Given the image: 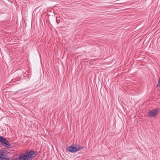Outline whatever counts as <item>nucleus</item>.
<instances>
[{"label": "nucleus", "mask_w": 160, "mask_h": 160, "mask_svg": "<svg viewBox=\"0 0 160 160\" xmlns=\"http://www.w3.org/2000/svg\"><path fill=\"white\" fill-rule=\"evenodd\" d=\"M19 160H28L29 159L27 157L26 154H23L19 155Z\"/></svg>", "instance_id": "nucleus-6"}, {"label": "nucleus", "mask_w": 160, "mask_h": 160, "mask_svg": "<svg viewBox=\"0 0 160 160\" xmlns=\"http://www.w3.org/2000/svg\"><path fill=\"white\" fill-rule=\"evenodd\" d=\"M25 153L27 155L29 160H31L38 155V152L37 151L31 150Z\"/></svg>", "instance_id": "nucleus-2"}, {"label": "nucleus", "mask_w": 160, "mask_h": 160, "mask_svg": "<svg viewBox=\"0 0 160 160\" xmlns=\"http://www.w3.org/2000/svg\"><path fill=\"white\" fill-rule=\"evenodd\" d=\"M159 111V109L158 108L152 109L148 112V115L151 118H155L158 114Z\"/></svg>", "instance_id": "nucleus-3"}, {"label": "nucleus", "mask_w": 160, "mask_h": 160, "mask_svg": "<svg viewBox=\"0 0 160 160\" xmlns=\"http://www.w3.org/2000/svg\"><path fill=\"white\" fill-rule=\"evenodd\" d=\"M53 12L54 13V14H55V13H54V12Z\"/></svg>", "instance_id": "nucleus-9"}, {"label": "nucleus", "mask_w": 160, "mask_h": 160, "mask_svg": "<svg viewBox=\"0 0 160 160\" xmlns=\"http://www.w3.org/2000/svg\"><path fill=\"white\" fill-rule=\"evenodd\" d=\"M49 11H50V12H51V10H50Z\"/></svg>", "instance_id": "nucleus-10"}, {"label": "nucleus", "mask_w": 160, "mask_h": 160, "mask_svg": "<svg viewBox=\"0 0 160 160\" xmlns=\"http://www.w3.org/2000/svg\"><path fill=\"white\" fill-rule=\"evenodd\" d=\"M83 148V147L77 146L76 144L72 145L69 147L68 151L74 153L79 151Z\"/></svg>", "instance_id": "nucleus-1"}, {"label": "nucleus", "mask_w": 160, "mask_h": 160, "mask_svg": "<svg viewBox=\"0 0 160 160\" xmlns=\"http://www.w3.org/2000/svg\"><path fill=\"white\" fill-rule=\"evenodd\" d=\"M1 144L3 145L4 147L9 148H12V147L11 146V145L9 142L7 140V139L5 138L2 142Z\"/></svg>", "instance_id": "nucleus-4"}, {"label": "nucleus", "mask_w": 160, "mask_h": 160, "mask_svg": "<svg viewBox=\"0 0 160 160\" xmlns=\"http://www.w3.org/2000/svg\"><path fill=\"white\" fill-rule=\"evenodd\" d=\"M160 85V77L159 78V80H158V85Z\"/></svg>", "instance_id": "nucleus-8"}, {"label": "nucleus", "mask_w": 160, "mask_h": 160, "mask_svg": "<svg viewBox=\"0 0 160 160\" xmlns=\"http://www.w3.org/2000/svg\"><path fill=\"white\" fill-rule=\"evenodd\" d=\"M5 138L3 137L2 136H0V142L2 143V142L4 140Z\"/></svg>", "instance_id": "nucleus-7"}, {"label": "nucleus", "mask_w": 160, "mask_h": 160, "mask_svg": "<svg viewBox=\"0 0 160 160\" xmlns=\"http://www.w3.org/2000/svg\"><path fill=\"white\" fill-rule=\"evenodd\" d=\"M9 159L5 153L0 150V160H8Z\"/></svg>", "instance_id": "nucleus-5"}]
</instances>
